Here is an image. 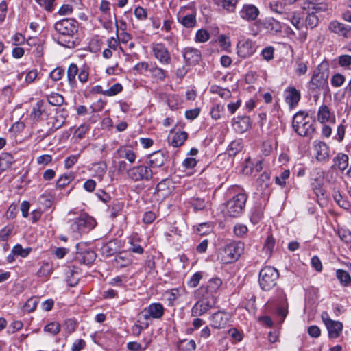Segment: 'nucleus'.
Listing matches in <instances>:
<instances>
[{
  "label": "nucleus",
  "mask_w": 351,
  "mask_h": 351,
  "mask_svg": "<svg viewBox=\"0 0 351 351\" xmlns=\"http://www.w3.org/2000/svg\"><path fill=\"white\" fill-rule=\"evenodd\" d=\"M61 326L58 322H52L44 327V331L52 335H56L60 331Z\"/></svg>",
  "instance_id": "nucleus-47"
},
{
  "label": "nucleus",
  "mask_w": 351,
  "mask_h": 351,
  "mask_svg": "<svg viewBox=\"0 0 351 351\" xmlns=\"http://www.w3.org/2000/svg\"><path fill=\"white\" fill-rule=\"evenodd\" d=\"M188 134L184 131H179L169 138V142L174 147H178L182 145L184 141L187 139Z\"/></svg>",
  "instance_id": "nucleus-32"
},
{
  "label": "nucleus",
  "mask_w": 351,
  "mask_h": 351,
  "mask_svg": "<svg viewBox=\"0 0 351 351\" xmlns=\"http://www.w3.org/2000/svg\"><path fill=\"white\" fill-rule=\"evenodd\" d=\"M184 61L188 65H195L202 58V54L199 49L193 47H186L182 51Z\"/></svg>",
  "instance_id": "nucleus-20"
},
{
  "label": "nucleus",
  "mask_w": 351,
  "mask_h": 351,
  "mask_svg": "<svg viewBox=\"0 0 351 351\" xmlns=\"http://www.w3.org/2000/svg\"><path fill=\"white\" fill-rule=\"evenodd\" d=\"M279 278L278 271L271 266H266L261 269L258 275V284L261 289L269 291L277 285Z\"/></svg>",
  "instance_id": "nucleus-6"
},
{
  "label": "nucleus",
  "mask_w": 351,
  "mask_h": 351,
  "mask_svg": "<svg viewBox=\"0 0 351 351\" xmlns=\"http://www.w3.org/2000/svg\"><path fill=\"white\" fill-rule=\"evenodd\" d=\"M181 349L184 351H194L196 349V343L193 339H184L180 341Z\"/></svg>",
  "instance_id": "nucleus-52"
},
{
  "label": "nucleus",
  "mask_w": 351,
  "mask_h": 351,
  "mask_svg": "<svg viewBox=\"0 0 351 351\" xmlns=\"http://www.w3.org/2000/svg\"><path fill=\"white\" fill-rule=\"evenodd\" d=\"M128 176L135 182L149 181L153 177V171L149 165L134 166L128 171Z\"/></svg>",
  "instance_id": "nucleus-9"
},
{
  "label": "nucleus",
  "mask_w": 351,
  "mask_h": 351,
  "mask_svg": "<svg viewBox=\"0 0 351 351\" xmlns=\"http://www.w3.org/2000/svg\"><path fill=\"white\" fill-rule=\"evenodd\" d=\"M275 246V240L272 236L267 237L265 241L263 250L267 255H271Z\"/></svg>",
  "instance_id": "nucleus-53"
},
{
  "label": "nucleus",
  "mask_w": 351,
  "mask_h": 351,
  "mask_svg": "<svg viewBox=\"0 0 351 351\" xmlns=\"http://www.w3.org/2000/svg\"><path fill=\"white\" fill-rule=\"evenodd\" d=\"M223 110L224 107L223 105L219 104L215 105L210 109V114L211 115V117L215 120L219 119L221 117V112H223Z\"/></svg>",
  "instance_id": "nucleus-56"
},
{
  "label": "nucleus",
  "mask_w": 351,
  "mask_h": 351,
  "mask_svg": "<svg viewBox=\"0 0 351 351\" xmlns=\"http://www.w3.org/2000/svg\"><path fill=\"white\" fill-rule=\"evenodd\" d=\"M152 51L159 62L162 64H169L171 57L167 48L162 43H156L152 47Z\"/></svg>",
  "instance_id": "nucleus-16"
},
{
  "label": "nucleus",
  "mask_w": 351,
  "mask_h": 351,
  "mask_svg": "<svg viewBox=\"0 0 351 351\" xmlns=\"http://www.w3.org/2000/svg\"><path fill=\"white\" fill-rule=\"evenodd\" d=\"M202 276L203 275L202 271L195 273L188 282V285L192 288L196 287L199 283L200 280L202 278Z\"/></svg>",
  "instance_id": "nucleus-60"
},
{
  "label": "nucleus",
  "mask_w": 351,
  "mask_h": 351,
  "mask_svg": "<svg viewBox=\"0 0 351 351\" xmlns=\"http://www.w3.org/2000/svg\"><path fill=\"white\" fill-rule=\"evenodd\" d=\"M0 161L2 168H10L14 162V159L10 154L5 152L0 155Z\"/></svg>",
  "instance_id": "nucleus-45"
},
{
  "label": "nucleus",
  "mask_w": 351,
  "mask_h": 351,
  "mask_svg": "<svg viewBox=\"0 0 351 351\" xmlns=\"http://www.w3.org/2000/svg\"><path fill=\"white\" fill-rule=\"evenodd\" d=\"M134 14L137 19L144 21L147 17V10L141 6H138L134 9Z\"/></svg>",
  "instance_id": "nucleus-61"
},
{
  "label": "nucleus",
  "mask_w": 351,
  "mask_h": 351,
  "mask_svg": "<svg viewBox=\"0 0 351 351\" xmlns=\"http://www.w3.org/2000/svg\"><path fill=\"white\" fill-rule=\"evenodd\" d=\"M165 313V308L163 305L158 302H154L145 307L141 313L144 319H160Z\"/></svg>",
  "instance_id": "nucleus-11"
},
{
  "label": "nucleus",
  "mask_w": 351,
  "mask_h": 351,
  "mask_svg": "<svg viewBox=\"0 0 351 351\" xmlns=\"http://www.w3.org/2000/svg\"><path fill=\"white\" fill-rule=\"evenodd\" d=\"M77 326V322L73 319H66L64 324L65 330L69 335L73 333L75 330Z\"/></svg>",
  "instance_id": "nucleus-58"
},
{
  "label": "nucleus",
  "mask_w": 351,
  "mask_h": 351,
  "mask_svg": "<svg viewBox=\"0 0 351 351\" xmlns=\"http://www.w3.org/2000/svg\"><path fill=\"white\" fill-rule=\"evenodd\" d=\"M149 72L152 74V77L156 80L163 81L167 76V71L157 66L156 64H152L149 69Z\"/></svg>",
  "instance_id": "nucleus-37"
},
{
  "label": "nucleus",
  "mask_w": 351,
  "mask_h": 351,
  "mask_svg": "<svg viewBox=\"0 0 351 351\" xmlns=\"http://www.w3.org/2000/svg\"><path fill=\"white\" fill-rule=\"evenodd\" d=\"M244 250L241 242H232L226 245L219 253L221 261L223 264L235 262L240 257Z\"/></svg>",
  "instance_id": "nucleus-7"
},
{
  "label": "nucleus",
  "mask_w": 351,
  "mask_h": 351,
  "mask_svg": "<svg viewBox=\"0 0 351 351\" xmlns=\"http://www.w3.org/2000/svg\"><path fill=\"white\" fill-rule=\"evenodd\" d=\"M53 271V265L46 262L41 265L36 274L39 278H48L52 274Z\"/></svg>",
  "instance_id": "nucleus-40"
},
{
  "label": "nucleus",
  "mask_w": 351,
  "mask_h": 351,
  "mask_svg": "<svg viewBox=\"0 0 351 351\" xmlns=\"http://www.w3.org/2000/svg\"><path fill=\"white\" fill-rule=\"evenodd\" d=\"M49 114V105L43 100H38L33 106L30 113V118L34 121L45 119Z\"/></svg>",
  "instance_id": "nucleus-15"
},
{
  "label": "nucleus",
  "mask_w": 351,
  "mask_h": 351,
  "mask_svg": "<svg viewBox=\"0 0 351 351\" xmlns=\"http://www.w3.org/2000/svg\"><path fill=\"white\" fill-rule=\"evenodd\" d=\"M300 92L295 87L289 86L285 90V99L291 108L298 106L300 100Z\"/></svg>",
  "instance_id": "nucleus-25"
},
{
  "label": "nucleus",
  "mask_w": 351,
  "mask_h": 351,
  "mask_svg": "<svg viewBox=\"0 0 351 351\" xmlns=\"http://www.w3.org/2000/svg\"><path fill=\"white\" fill-rule=\"evenodd\" d=\"M198 298L199 300L195 303L191 308V315L193 317H199L204 315L211 308H214L217 304L203 298Z\"/></svg>",
  "instance_id": "nucleus-14"
},
{
  "label": "nucleus",
  "mask_w": 351,
  "mask_h": 351,
  "mask_svg": "<svg viewBox=\"0 0 351 351\" xmlns=\"http://www.w3.org/2000/svg\"><path fill=\"white\" fill-rule=\"evenodd\" d=\"M117 153L119 158L128 160L130 163H134L136 158V154L130 147L125 146L120 147Z\"/></svg>",
  "instance_id": "nucleus-30"
},
{
  "label": "nucleus",
  "mask_w": 351,
  "mask_h": 351,
  "mask_svg": "<svg viewBox=\"0 0 351 351\" xmlns=\"http://www.w3.org/2000/svg\"><path fill=\"white\" fill-rule=\"evenodd\" d=\"M313 122L314 121L311 120L309 118V121L306 120L305 121H303V123L297 125V127L293 130L301 136H311L315 132Z\"/></svg>",
  "instance_id": "nucleus-28"
},
{
  "label": "nucleus",
  "mask_w": 351,
  "mask_h": 351,
  "mask_svg": "<svg viewBox=\"0 0 351 351\" xmlns=\"http://www.w3.org/2000/svg\"><path fill=\"white\" fill-rule=\"evenodd\" d=\"M47 104L48 105H51L54 106H60L63 104L64 101V99L59 93H52L49 95L47 96Z\"/></svg>",
  "instance_id": "nucleus-41"
},
{
  "label": "nucleus",
  "mask_w": 351,
  "mask_h": 351,
  "mask_svg": "<svg viewBox=\"0 0 351 351\" xmlns=\"http://www.w3.org/2000/svg\"><path fill=\"white\" fill-rule=\"evenodd\" d=\"M82 246H84V244H77L76 247L77 252L76 253L75 259L80 263L90 265L95 261L97 255L93 250L81 251V247Z\"/></svg>",
  "instance_id": "nucleus-22"
},
{
  "label": "nucleus",
  "mask_w": 351,
  "mask_h": 351,
  "mask_svg": "<svg viewBox=\"0 0 351 351\" xmlns=\"http://www.w3.org/2000/svg\"><path fill=\"white\" fill-rule=\"evenodd\" d=\"M94 171L96 173V177L99 180H102L106 172L107 165L104 162H99L94 164Z\"/></svg>",
  "instance_id": "nucleus-44"
},
{
  "label": "nucleus",
  "mask_w": 351,
  "mask_h": 351,
  "mask_svg": "<svg viewBox=\"0 0 351 351\" xmlns=\"http://www.w3.org/2000/svg\"><path fill=\"white\" fill-rule=\"evenodd\" d=\"M321 317L327 328L329 338H338L343 330L342 322L331 319L326 311L322 312Z\"/></svg>",
  "instance_id": "nucleus-10"
},
{
  "label": "nucleus",
  "mask_w": 351,
  "mask_h": 351,
  "mask_svg": "<svg viewBox=\"0 0 351 351\" xmlns=\"http://www.w3.org/2000/svg\"><path fill=\"white\" fill-rule=\"evenodd\" d=\"M231 319V314L225 311H218L213 313L209 320L210 326L216 329L225 328Z\"/></svg>",
  "instance_id": "nucleus-12"
},
{
  "label": "nucleus",
  "mask_w": 351,
  "mask_h": 351,
  "mask_svg": "<svg viewBox=\"0 0 351 351\" xmlns=\"http://www.w3.org/2000/svg\"><path fill=\"white\" fill-rule=\"evenodd\" d=\"M328 29L330 32L345 38L351 37V26L344 25L337 21H332L329 23Z\"/></svg>",
  "instance_id": "nucleus-23"
},
{
  "label": "nucleus",
  "mask_w": 351,
  "mask_h": 351,
  "mask_svg": "<svg viewBox=\"0 0 351 351\" xmlns=\"http://www.w3.org/2000/svg\"><path fill=\"white\" fill-rule=\"evenodd\" d=\"M278 313L282 317V319H285L288 313V302L285 296V294L280 291L279 295Z\"/></svg>",
  "instance_id": "nucleus-33"
},
{
  "label": "nucleus",
  "mask_w": 351,
  "mask_h": 351,
  "mask_svg": "<svg viewBox=\"0 0 351 351\" xmlns=\"http://www.w3.org/2000/svg\"><path fill=\"white\" fill-rule=\"evenodd\" d=\"M242 149V144L239 140L232 141L228 147V153L229 156H234Z\"/></svg>",
  "instance_id": "nucleus-46"
},
{
  "label": "nucleus",
  "mask_w": 351,
  "mask_h": 351,
  "mask_svg": "<svg viewBox=\"0 0 351 351\" xmlns=\"http://www.w3.org/2000/svg\"><path fill=\"white\" fill-rule=\"evenodd\" d=\"M86 341L82 339L75 340L71 346V351H81L86 347Z\"/></svg>",
  "instance_id": "nucleus-64"
},
{
  "label": "nucleus",
  "mask_w": 351,
  "mask_h": 351,
  "mask_svg": "<svg viewBox=\"0 0 351 351\" xmlns=\"http://www.w3.org/2000/svg\"><path fill=\"white\" fill-rule=\"evenodd\" d=\"M222 281L219 278H213L206 284L202 285L195 291L197 298H203L206 300L217 302L219 289L221 286Z\"/></svg>",
  "instance_id": "nucleus-5"
},
{
  "label": "nucleus",
  "mask_w": 351,
  "mask_h": 351,
  "mask_svg": "<svg viewBox=\"0 0 351 351\" xmlns=\"http://www.w3.org/2000/svg\"><path fill=\"white\" fill-rule=\"evenodd\" d=\"M215 3L219 7L223 8L229 12H233L235 10L237 0H214Z\"/></svg>",
  "instance_id": "nucleus-38"
},
{
  "label": "nucleus",
  "mask_w": 351,
  "mask_h": 351,
  "mask_svg": "<svg viewBox=\"0 0 351 351\" xmlns=\"http://www.w3.org/2000/svg\"><path fill=\"white\" fill-rule=\"evenodd\" d=\"M269 7L273 12L281 15L282 19L291 22L297 29L300 30L302 29L304 24V12L291 11L282 3L276 1L269 2Z\"/></svg>",
  "instance_id": "nucleus-4"
},
{
  "label": "nucleus",
  "mask_w": 351,
  "mask_h": 351,
  "mask_svg": "<svg viewBox=\"0 0 351 351\" xmlns=\"http://www.w3.org/2000/svg\"><path fill=\"white\" fill-rule=\"evenodd\" d=\"M210 38V34L206 29H199L197 31L195 34V41L198 43H205Z\"/></svg>",
  "instance_id": "nucleus-54"
},
{
  "label": "nucleus",
  "mask_w": 351,
  "mask_h": 351,
  "mask_svg": "<svg viewBox=\"0 0 351 351\" xmlns=\"http://www.w3.org/2000/svg\"><path fill=\"white\" fill-rule=\"evenodd\" d=\"M80 154L76 155H71L64 160V167L67 169L73 167L77 162Z\"/></svg>",
  "instance_id": "nucleus-62"
},
{
  "label": "nucleus",
  "mask_w": 351,
  "mask_h": 351,
  "mask_svg": "<svg viewBox=\"0 0 351 351\" xmlns=\"http://www.w3.org/2000/svg\"><path fill=\"white\" fill-rule=\"evenodd\" d=\"M210 93L217 94L222 99H229L232 96L230 90L228 88H222L217 85H211L210 87Z\"/></svg>",
  "instance_id": "nucleus-36"
},
{
  "label": "nucleus",
  "mask_w": 351,
  "mask_h": 351,
  "mask_svg": "<svg viewBox=\"0 0 351 351\" xmlns=\"http://www.w3.org/2000/svg\"><path fill=\"white\" fill-rule=\"evenodd\" d=\"M169 156L167 153L162 151H157L149 155L148 164L151 169L162 167L167 160Z\"/></svg>",
  "instance_id": "nucleus-24"
},
{
  "label": "nucleus",
  "mask_w": 351,
  "mask_h": 351,
  "mask_svg": "<svg viewBox=\"0 0 351 351\" xmlns=\"http://www.w3.org/2000/svg\"><path fill=\"white\" fill-rule=\"evenodd\" d=\"M64 74V69L61 67H57L50 73V77L53 81H58Z\"/></svg>",
  "instance_id": "nucleus-63"
},
{
  "label": "nucleus",
  "mask_w": 351,
  "mask_h": 351,
  "mask_svg": "<svg viewBox=\"0 0 351 351\" xmlns=\"http://www.w3.org/2000/svg\"><path fill=\"white\" fill-rule=\"evenodd\" d=\"M171 184V183L169 180H162L157 184L156 187V192L158 193L159 195L162 197H166L169 195L171 192V189L170 188Z\"/></svg>",
  "instance_id": "nucleus-35"
},
{
  "label": "nucleus",
  "mask_w": 351,
  "mask_h": 351,
  "mask_svg": "<svg viewBox=\"0 0 351 351\" xmlns=\"http://www.w3.org/2000/svg\"><path fill=\"white\" fill-rule=\"evenodd\" d=\"M260 14L259 9L254 5L250 3L243 4L239 11V17L246 22L257 21Z\"/></svg>",
  "instance_id": "nucleus-13"
},
{
  "label": "nucleus",
  "mask_w": 351,
  "mask_h": 351,
  "mask_svg": "<svg viewBox=\"0 0 351 351\" xmlns=\"http://www.w3.org/2000/svg\"><path fill=\"white\" fill-rule=\"evenodd\" d=\"M73 179L74 176L71 173L62 175L56 182V186L62 189L69 185Z\"/></svg>",
  "instance_id": "nucleus-42"
},
{
  "label": "nucleus",
  "mask_w": 351,
  "mask_h": 351,
  "mask_svg": "<svg viewBox=\"0 0 351 351\" xmlns=\"http://www.w3.org/2000/svg\"><path fill=\"white\" fill-rule=\"evenodd\" d=\"M55 29L60 34L58 43L67 48H74L77 42L79 23L73 19H64L55 23Z\"/></svg>",
  "instance_id": "nucleus-1"
},
{
  "label": "nucleus",
  "mask_w": 351,
  "mask_h": 351,
  "mask_svg": "<svg viewBox=\"0 0 351 351\" xmlns=\"http://www.w3.org/2000/svg\"><path fill=\"white\" fill-rule=\"evenodd\" d=\"M189 203L195 210H203L206 207V202L202 198H191Z\"/></svg>",
  "instance_id": "nucleus-49"
},
{
  "label": "nucleus",
  "mask_w": 351,
  "mask_h": 351,
  "mask_svg": "<svg viewBox=\"0 0 351 351\" xmlns=\"http://www.w3.org/2000/svg\"><path fill=\"white\" fill-rule=\"evenodd\" d=\"M317 120L321 123H325L326 122L335 123V116L334 113L330 111V109L327 105L322 104L319 107L317 111Z\"/></svg>",
  "instance_id": "nucleus-26"
},
{
  "label": "nucleus",
  "mask_w": 351,
  "mask_h": 351,
  "mask_svg": "<svg viewBox=\"0 0 351 351\" xmlns=\"http://www.w3.org/2000/svg\"><path fill=\"white\" fill-rule=\"evenodd\" d=\"M178 292L179 291L177 289H173L169 291L165 292L164 295L168 302L169 306H173L174 304V302L178 298Z\"/></svg>",
  "instance_id": "nucleus-51"
},
{
  "label": "nucleus",
  "mask_w": 351,
  "mask_h": 351,
  "mask_svg": "<svg viewBox=\"0 0 351 351\" xmlns=\"http://www.w3.org/2000/svg\"><path fill=\"white\" fill-rule=\"evenodd\" d=\"M256 25L261 26L268 33L271 34H276L281 32V25L280 22L273 17L266 18L263 20H258L256 22Z\"/></svg>",
  "instance_id": "nucleus-19"
},
{
  "label": "nucleus",
  "mask_w": 351,
  "mask_h": 351,
  "mask_svg": "<svg viewBox=\"0 0 351 351\" xmlns=\"http://www.w3.org/2000/svg\"><path fill=\"white\" fill-rule=\"evenodd\" d=\"M297 12H304V16L303 18L304 24L302 28L305 26L307 28L313 29L319 23V19L317 16L315 14L314 12L309 13L308 12H305L304 10L296 11Z\"/></svg>",
  "instance_id": "nucleus-29"
},
{
  "label": "nucleus",
  "mask_w": 351,
  "mask_h": 351,
  "mask_svg": "<svg viewBox=\"0 0 351 351\" xmlns=\"http://www.w3.org/2000/svg\"><path fill=\"white\" fill-rule=\"evenodd\" d=\"M348 155L339 153L334 158L333 167H337L339 170L344 171L348 166Z\"/></svg>",
  "instance_id": "nucleus-34"
},
{
  "label": "nucleus",
  "mask_w": 351,
  "mask_h": 351,
  "mask_svg": "<svg viewBox=\"0 0 351 351\" xmlns=\"http://www.w3.org/2000/svg\"><path fill=\"white\" fill-rule=\"evenodd\" d=\"M123 90V86L120 83H116L110 87L108 89L105 90V93H104V95L112 97L117 95L121 93Z\"/></svg>",
  "instance_id": "nucleus-50"
},
{
  "label": "nucleus",
  "mask_w": 351,
  "mask_h": 351,
  "mask_svg": "<svg viewBox=\"0 0 351 351\" xmlns=\"http://www.w3.org/2000/svg\"><path fill=\"white\" fill-rule=\"evenodd\" d=\"M232 195L226 203V214L232 217H239L244 211L247 195L244 189L232 186L229 189Z\"/></svg>",
  "instance_id": "nucleus-2"
},
{
  "label": "nucleus",
  "mask_w": 351,
  "mask_h": 351,
  "mask_svg": "<svg viewBox=\"0 0 351 351\" xmlns=\"http://www.w3.org/2000/svg\"><path fill=\"white\" fill-rule=\"evenodd\" d=\"M289 176L290 171L289 169L282 171L279 176L275 177L276 184L281 187H285L286 186V180L289 178Z\"/></svg>",
  "instance_id": "nucleus-48"
},
{
  "label": "nucleus",
  "mask_w": 351,
  "mask_h": 351,
  "mask_svg": "<svg viewBox=\"0 0 351 351\" xmlns=\"http://www.w3.org/2000/svg\"><path fill=\"white\" fill-rule=\"evenodd\" d=\"M314 149L315 151V158L319 162H326L330 158V147L324 142L314 141Z\"/></svg>",
  "instance_id": "nucleus-21"
},
{
  "label": "nucleus",
  "mask_w": 351,
  "mask_h": 351,
  "mask_svg": "<svg viewBox=\"0 0 351 351\" xmlns=\"http://www.w3.org/2000/svg\"><path fill=\"white\" fill-rule=\"evenodd\" d=\"M345 77L340 74V73H336L334 75L332 76L331 78V84L334 87H340L345 82Z\"/></svg>",
  "instance_id": "nucleus-59"
},
{
  "label": "nucleus",
  "mask_w": 351,
  "mask_h": 351,
  "mask_svg": "<svg viewBox=\"0 0 351 351\" xmlns=\"http://www.w3.org/2000/svg\"><path fill=\"white\" fill-rule=\"evenodd\" d=\"M30 251H31L30 248L24 249V248H23V247L21 245L17 244L15 246H14V247L12 248V252L14 255H19V256H21V257H26L28 256Z\"/></svg>",
  "instance_id": "nucleus-55"
},
{
  "label": "nucleus",
  "mask_w": 351,
  "mask_h": 351,
  "mask_svg": "<svg viewBox=\"0 0 351 351\" xmlns=\"http://www.w3.org/2000/svg\"><path fill=\"white\" fill-rule=\"evenodd\" d=\"M189 7H182L179 11L178 16V21L186 28L194 27L197 23L196 13L193 12L191 14H186L184 16H180L182 12H184Z\"/></svg>",
  "instance_id": "nucleus-27"
},
{
  "label": "nucleus",
  "mask_w": 351,
  "mask_h": 351,
  "mask_svg": "<svg viewBox=\"0 0 351 351\" xmlns=\"http://www.w3.org/2000/svg\"><path fill=\"white\" fill-rule=\"evenodd\" d=\"M329 69L327 62H322L315 70L310 82L308 83V92L315 100L319 98L320 90L328 84Z\"/></svg>",
  "instance_id": "nucleus-3"
},
{
  "label": "nucleus",
  "mask_w": 351,
  "mask_h": 351,
  "mask_svg": "<svg viewBox=\"0 0 351 351\" xmlns=\"http://www.w3.org/2000/svg\"><path fill=\"white\" fill-rule=\"evenodd\" d=\"M79 73V69L77 64H71L67 69V81L71 88H75L77 86L76 75Z\"/></svg>",
  "instance_id": "nucleus-31"
},
{
  "label": "nucleus",
  "mask_w": 351,
  "mask_h": 351,
  "mask_svg": "<svg viewBox=\"0 0 351 351\" xmlns=\"http://www.w3.org/2000/svg\"><path fill=\"white\" fill-rule=\"evenodd\" d=\"M256 49L255 43L250 39L239 41L237 44V54L243 58H246L253 55Z\"/></svg>",
  "instance_id": "nucleus-18"
},
{
  "label": "nucleus",
  "mask_w": 351,
  "mask_h": 351,
  "mask_svg": "<svg viewBox=\"0 0 351 351\" xmlns=\"http://www.w3.org/2000/svg\"><path fill=\"white\" fill-rule=\"evenodd\" d=\"M309 116L307 112H305L304 111H299L293 117V121H292V127L293 128H295L297 125H299L303 121H305L306 120L309 121Z\"/></svg>",
  "instance_id": "nucleus-43"
},
{
  "label": "nucleus",
  "mask_w": 351,
  "mask_h": 351,
  "mask_svg": "<svg viewBox=\"0 0 351 351\" xmlns=\"http://www.w3.org/2000/svg\"><path fill=\"white\" fill-rule=\"evenodd\" d=\"M336 277L343 287H348L351 283V276L346 270L337 269L336 271Z\"/></svg>",
  "instance_id": "nucleus-39"
},
{
  "label": "nucleus",
  "mask_w": 351,
  "mask_h": 351,
  "mask_svg": "<svg viewBox=\"0 0 351 351\" xmlns=\"http://www.w3.org/2000/svg\"><path fill=\"white\" fill-rule=\"evenodd\" d=\"M95 219L86 213H83L71 221V229L73 232H88L96 226Z\"/></svg>",
  "instance_id": "nucleus-8"
},
{
  "label": "nucleus",
  "mask_w": 351,
  "mask_h": 351,
  "mask_svg": "<svg viewBox=\"0 0 351 351\" xmlns=\"http://www.w3.org/2000/svg\"><path fill=\"white\" fill-rule=\"evenodd\" d=\"M252 123L249 116H238L232 119V125L236 132L243 134L251 128Z\"/></svg>",
  "instance_id": "nucleus-17"
},
{
  "label": "nucleus",
  "mask_w": 351,
  "mask_h": 351,
  "mask_svg": "<svg viewBox=\"0 0 351 351\" xmlns=\"http://www.w3.org/2000/svg\"><path fill=\"white\" fill-rule=\"evenodd\" d=\"M152 65V63L149 64L147 62H141L137 63L134 66V70L136 71L138 73L142 74V73H145V71H149V69Z\"/></svg>",
  "instance_id": "nucleus-57"
}]
</instances>
